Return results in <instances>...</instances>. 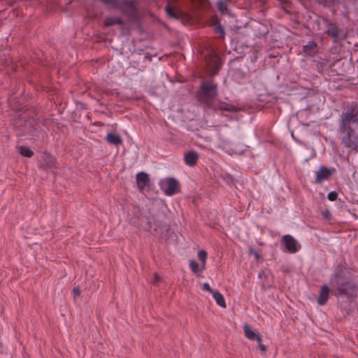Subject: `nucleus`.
<instances>
[{"instance_id":"cd10ccee","label":"nucleus","mask_w":358,"mask_h":358,"mask_svg":"<svg viewBox=\"0 0 358 358\" xmlns=\"http://www.w3.org/2000/svg\"><path fill=\"white\" fill-rule=\"evenodd\" d=\"M203 289L206 290L211 294L215 291L213 289H211L210 286L207 282H206L203 285Z\"/></svg>"},{"instance_id":"f03ea898","label":"nucleus","mask_w":358,"mask_h":358,"mask_svg":"<svg viewBox=\"0 0 358 358\" xmlns=\"http://www.w3.org/2000/svg\"><path fill=\"white\" fill-rule=\"evenodd\" d=\"M218 95L217 85L213 80L203 81L196 94L197 101L205 108L216 110V98Z\"/></svg>"},{"instance_id":"bb28decb","label":"nucleus","mask_w":358,"mask_h":358,"mask_svg":"<svg viewBox=\"0 0 358 358\" xmlns=\"http://www.w3.org/2000/svg\"><path fill=\"white\" fill-rule=\"evenodd\" d=\"M338 196V194L336 192L332 191L328 194L327 198L329 201H334L337 199Z\"/></svg>"},{"instance_id":"2f4dec72","label":"nucleus","mask_w":358,"mask_h":358,"mask_svg":"<svg viewBox=\"0 0 358 358\" xmlns=\"http://www.w3.org/2000/svg\"><path fill=\"white\" fill-rule=\"evenodd\" d=\"M73 294H74V296H79L80 294V289H79V287H74L73 288Z\"/></svg>"},{"instance_id":"b1692460","label":"nucleus","mask_w":358,"mask_h":358,"mask_svg":"<svg viewBox=\"0 0 358 358\" xmlns=\"http://www.w3.org/2000/svg\"><path fill=\"white\" fill-rule=\"evenodd\" d=\"M20 154L24 157H31L34 155V152L28 147L22 145L20 147Z\"/></svg>"},{"instance_id":"f257e3e1","label":"nucleus","mask_w":358,"mask_h":358,"mask_svg":"<svg viewBox=\"0 0 358 358\" xmlns=\"http://www.w3.org/2000/svg\"><path fill=\"white\" fill-rule=\"evenodd\" d=\"M329 285L331 294L336 296H345L350 300L357 296L358 285L350 278V272L342 265H338L330 276Z\"/></svg>"},{"instance_id":"aec40b11","label":"nucleus","mask_w":358,"mask_h":358,"mask_svg":"<svg viewBox=\"0 0 358 358\" xmlns=\"http://www.w3.org/2000/svg\"><path fill=\"white\" fill-rule=\"evenodd\" d=\"M116 24L124 25V22L120 17H108L104 20L106 27H111Z\"/></svg>"},{"instance_id":"393cba45","label":"nucleus","mask_w":358,"mask_h":358,"mask_svg":"<svg viewBox=\"0 0 358 358\" xmlns=\"http://www.w3.org/2000/svg\"><path fill=\"white\" fill-rule=\"evenodd\" d=\"M198 257L202 262V267L205 268L206 260L207 259V252L205 250H200L198 252Z\"/></svg>"},{"instance_id":"412c9836","label":"nucleus","mask_w":358,"mask_h":358,"mask_svg":"<svg viewBox=\"0 0 358 358\" xmlns=\"http://www.w3.org/2000/svg\"><path fill=\"white\" fill-rule=\"evenodd\" d=\"M212 294L217 305L222 308H226L225 300L223 295L220 292L215 290Z\"/></svg>"},{"instance_id":"6ab92c4d","label":"nucleus","mask_w":358,"mask_h":358,"mask_svg":"<svg viewBox=\"0 0 358 358\" xmlns=\"http://www.w3.org/2000/svg\"><path fill=\"white\" fill-rule=\"evenodd\" d=\"M106 140L110 145L118 146L122 144V139L116 134L108 133L106 137Z\"/></svg>"},{"instance_id":"20e7f679","label":"nucleus","mask_w":358,"mask_h":358,"mask_svg":"<svg viewBox=\"0 0 358 358\" xmlns=\"http://www.w3.org/2000/svg\"><path fill=\"white\" fill-rule=\"evenodd\" d=\"M343 122H339V131L343 134L342 143L345 147L357 151L358 150V134L350 127V124H346L343 127Z\"/></svg>"},{"instance_id":"dca6fc26","label":"nucleus","mask_w":358,"mask_h":358,"mask_svg":"<svg viewBox=\"0 0 358 358\" xmlns=\"http://www.w3.org/2000/svg\"><path fill=\"white\" fill-rule=\"evenodd\" d=\"M56 168V159L55 157L50 155H46L43 157V162L40 164V169L45 171H52Z\"/></svg>"},{"instance_id":"f3484780","label":"nucleus","mask_w":358,"mask_h":358,"mask_svg":"<svg viewBox=\"0 0 358 358\" xmlns=\"http://www.w3.org/2000/svg\"><path fill=\"white\" fill-rule=\"evenodd\" d=\"M303 52L308 56H314L318 52L317 43L314 41H310L303 46Z\"/></svg>"},{"instance_id":"9d476101","label":"nucleus","mask_w":358,"mask_h":358,"mask_svg":"<svg viewBox=\"0 0 358 358\" xmlns=\"http://www.w3.org/2000/svg\"><path fill=\"white\" fill-rule=\"evenodd\" d=\"M244 332H245V336L248 339H250L251 341H256L257 342L259 348L261 351H262V352L266 351V345H264L262 343V338L259 333H256L255 331H254L247 324H245L244 326Z\"/></svg>"},{"instance_id":"a211bd4d","label":"nucleus","mask_w":358,"mask_h":358,"mask_svg":"<svg viewBox=\"0 0 358 358\" xmlns=\"http://www.w3.org/2000/svg\"><path fill=\"white\" fill-rule=\"evenodd\" d=\"M198 155L194 151H189L185 155V162L186 164L194 166L196 164Z\"/></svg>"},{"instance_id":"a878e982","label":"nucleus","mask_w":358,"mask_h":358,"mask_svg":"<svg viewBox=\"0 0 358 358\" xmlns=\"http://www.w3.org/2000/svg\"><path fill=\"white\" fill-rule=\"evenodd\" d=\"M215 31L217 34H220V37L223 38L224 35V27L220 24H218L215 27Z\"/></svg>"},{"instance_id":"0eeeda50","label":"nucleus","mask_w":358,"mask_h":358,"mask_svg":"<svg viewBox=\"0 0 358 358\" xmlns=\"http://www.w3.org/2000/svg\"><path fill=\"white\" fill-rule=\"evenodd\" d=\"M161 189L168 196L176 194L179 189V182L173 178H167L159 182Z\"/></svg>"},{"instance_id":"473e14b6","label":"nucleus","mask_w":358,"mask_h":358,"mask_svg":"<svg viewBox=\"0 0 358 358\" xmlns=\"http://www.w3.org/2000/svg\"><path fill=\"white\" fill-rule=\"evenodd\" d=\"M158 281H159V276L157 274H155V275L154 283H156Z\"/></svg>"},{"instance_id":"6e6552de","label":"nucleus","mask_w":358,"mask_h":358,"mask_svg":"<svg viewBox=\"0 0 358 358\" xmlns=\"http://www.w3.org/2000/svg\"><path fill=\"white\" fill-rule=\"evenodd\" d=\"M322 22L327 27V30L325 31V34L328 36H330L333 38L334 42L336 43L341 38L340 37V34L341 33V29L336 25V23H334L329 21L327 18L322 17Z\"/></svg>"},{"instance_id":"4468645a","label":"nucleus","mask_w":358,"mask_h":358,"mask_svg":"<svg viewBox=\"0 0 358 358\" xmlns=\"http://www.w3.org/2000/svg\"><path fill=\"white\" fill-rule=\"evenodd\" d=\"M207 66L213 75L217 74L221 66L220 58L217 55H212L207 59Z\"/></svg>"},{"instance_id":"7ed1b4c3","label":"nucleus","mask_w":358,"mask_h":358,"mask_svg":"<svg viewBox=\"0 0 358 358\" xmlns=\"http://www.w3.org/2000/svg\"><path fill=\"white\" fill-rule=\"evenodd\" d=\"M106 5H110L119 10L128 17L129 22H137L139 20L136 0H99Z\"/></svg>"},{"instance_id":"c756f323","label":"nucleus","mask_w":358,"mask_h":358,"mask_svg":"<svg viewBox=\"0 0 358 358\" xmlns=\"http://www.w3.org/2000/svg\"><path fill=\"white\" fill-rule=\"evenodd\" d=\"M217 8L221 12H224V10H227L226 6L222 1L217 2Z\"/></svg>"},{"instance_id":"1a4fd4ad","label":"nucleus","mask_w":358,"mask_h":358,"mask_svg":"<svg viewBox=\"0 0 358 358\" xmlns=\"http://www.w3.org/2000/svg\"><path fill=\"white\" fill-rule=\"evenodd\" d=\"M281 243L284 246L285 250L289 253H295L301 248V245L297 241L289 234L285 235L282 237Z\"/></svg>"},{"instance_id":"423d86ee","label":"nucleus","mask_w":358,"mask_h":358,"mask_svg":"<svg viewBox=\"0 0 358 358\" xmlns=\"http://www.w3.org/2000/svg\"><path fill=\"white\" fill-rule=\"evenodd\" d=\"M14 129L18 131L17 136H24L29 134L30 129L32 127V122L27 119L24 115H20L13 123Z\"/></svg>"},{"instance_id":"4be33fe9","label":"nucleus","mask_w":358,"mask_h":358,"mask_svg":"<svg viewBox=\"0 0 358 358\" xmlns=\"http://www.w3.org/2000/svg\"><path fill=\"white\" fill-rule=\"evenodd\" d=\"M217 108L216 110L219 109L220 110H225V111H230L233 112L236 110V107L234 106L230 105L229 103H227L225 102L222 101H218L216 102Z\"/></svg>"},{"instance_id":"7c9ffc66","label":"nucleus","mask_w":358,"mask_h":358,"mask_svg":"<svg viewBox=\"0 0 358 358\" xmlns=\"http://www.w3.org/2000/svg\"><path fill=\"white\" fill-rule=\"evenodd\" d=\"M322 215L326 219H329L331 217V213L328 210L322 212Z\"/></svg>"},{"instance_id":"f8f14e48","label":"nucleus","mask_w":358,"mask_h":358,"mask_svg":"<svg viewBox=\"0 0 358 358\" xmlns=\"http://www.w3.org/2000/svg\"><path fill=\"white\" fill-rule=\"evenodd\" d=\"M331 293V287L328 285H323L320 290L319 296L317 298V303L320 306H324L327 303L329 294Z\"/></svg>"},{"instance_id":"5701e85b","label":"nucleus","mask_w":358,"mask_h":358,"mask_svg":"<svg viewBox=\"0 0 358 358\" xmlns=\"http://www.w3.org/2000/svg\"><path fill=\"white\" fill-rule=\"evenodd\" d=\"M189 267H190L192 271L194 273L197 274V275H199L204 269L203 268H201L199 267V264L194 260L189 261Z\"/></svg>"},{"instance_id":"c85d7f7f","label":"nucleus","mask_w":358,"mask_h":358,"mask_svg":"<svg viewBox=\"0 0 358 358\" xmlns=\"http://www.w3.org/2000/svg\"><path fill=\"white\" fill-rule=\"evenodd\" d=\"M249 252L250 255H253L255 257L256 259L257 260L262 257L261 255L255 250L252 248L250 249Z\"/></svg>"},{"instance_id":"9b49d317","label":"nucleus","mask_w":358,"mask_h":358,"mask_svg":"<svg viewBox=\"0 0 358 358\" xmlns=\"http://www.w3.org/2000/svg\"><path fill=\"white\" fill-rule=\"evenodd\" d=\"M136 184L138 189L142 192L145 187H149L150 185V180L148 175L145 172H140L136 176Z\"/></svg>"},{"instance_id":"2eb2a0df","label":"nucleus","mask_w":358,"mask_h":358,"mask_svg":"<svg viewBox=\"0 0 358 358\" xmlns=\"http://www.w3.org/2000/svg\"><path fill=\"white\" fill-rule=\"evenodd\" d=\"M178 0H167L166 5L165 6V10L167 15L175 19H178L180 16V11L177 10L176 8L173 6L177 2Z\"/></svg>"},{"instance_id":"ddd939ff","label":"nucleus","mask_w":358,"mask_h":358,"mask_svg":"<svg viewBox=\"0 0 358 358\" xmlns=\"http://www.w3.org/2000/svg\"><path fill=\"white\" fill-rule=\"evenodd\" d=\"M334 169H329L326 166H321L316 173L315 183H321L322 181L328 180L333 174Z\"/></svg>"},{"instance_id":"39448f33","label":"nucleus","mask_w":358,"mask_h":358,"mask_svg":"<svg viewBox=\"0 0 358 358\" xmlns=\"http://www.w3.org/2000/svg\"><path fill=\"white\" fill-rule=\"evenodd\" d=\"M340 121L343 122V127L350 123L358 124V103L357 102H352L347 107L346 111L342 113Z\"/></svg>"}]
</instances>
